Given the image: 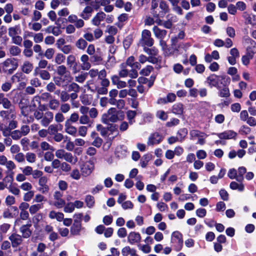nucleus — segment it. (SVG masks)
Returning <instances> with one entry per match:
<instances>
[{"label":"nucleus","instance_id":"nucleus-56","mask_svg":"<svg viewBox=\"0 0 256 256\" xmlns=\"http://www.w3.org/2000/svg\"><path fill=\"white\" fill-rule=\"evenodd\" d=\"M60 50L64 54H67L72 50V46L70 44H66L62 46Z\"/></svg>","mask_w":256,"mask_h":256},{"label":"nucleus","instance_id":"nucleus-18","mask_svg":"<svg viewBox=\"0 0 256 256\" xmlns=\"http://www.w3.org/2000/svg\"><path fill=\"white\" fill-rule=\"evenodd\" d=\"M34 74L36 76L38 74L40 78L44 80H49L50 78V72L44 70H39L38 68H35Z\"/></svg>","mask_w":256,"mask_h":256},{"label":"nucleus","instance_id":"nucleus-50","mask_svg":"<svg viewBox=\"0 0 256 256\" xmlns=\"http://www.w3.org/2000/svg\"><path fill=\"white\" fill-rule=\"evenodd\" d=\"M89 126H81L78 127V135L82 137H85L88 133V129Z\"/></svg>","mask_w":256,"mask_h":256},{"label":"nucleus","instance_id":"nucleus-39","mask_svg":"<svg viewBox=\"0 0 256 256\" xmlns=\"http://www.w3.org/2000/svg\"><path fill=\"white\" fill-rule=\"evenodd\" d=\"M66 60V56L62 53H57L54 57V62L58 65L63 64Z\"/></svg>","mask_w":256,"mask_h":256},{"label":"nucleus","instance_id":"nucleus-55","mask_svg":"<svg viewBox=\"0 0 256 256\" xmlns=\"http://www.w3.org/2000/svg\"><path fill=\"white\" fill-rule=\"evenodd\" d=\"M10 136L14 140H20L23 136L21 134L19 130H15L10 132Z\"/></svg>","mask_w":256,"mask_h":256},{"label":"nucleus","instance_id":"nucleus-16","mask_svg":"<svg viewBox=\"0 0 256 256\" xmlns=\"http://www.w3.org/2000/svg\"><path fill=\"white\" fill-rule=\"evenodd\" d=\"M0 105H2L5 109L14 107L11 102L3 93H0Z\"/></svg>","mask_w":256,"mask_h":256},{"label":"nucleus","instance_id":"nucleus-15","mask_svg":"<svg viewBox=\"0 0 256 256\" xmlns=\"http://www.w3.org/2000/svg\"><path fill=\"white\" fill-rule=\"evenodd\" d=\"M106 14L102 12H98L92 20V24L96 26L100 25V22L106 18Z\"/></svg>","mask_w":256,"mask_h":256},{"label":"nucleus","instance_id":"nucleus-9","mask_svg":"<svg viewBox=\"0 0 256 256\" xmlns=\"http://www.w3.org/2000/svg\"><path fill=\"white\" fill-rule=\"evenodd\" d=\"M54 120V114L50 110H47L44 113L43 118L40 120V124L44 127L48 126Z\"/></svg>","mask_w":256,"mask_h":256},{"label":"nucleus","instance_id":"nucleus-46","mask_svg":"<svg viewBox=\"0 0 256 256\" xmlns=\"http://www.w3.org/2000/svg\"><path fill=\"white\" fill-rule=\"evenodd\" d=\"M88 76L87 72H82L80 74L74 77V80L76 82L82 84L86 80Z\"/></svg>","mask_w":256,"mask_h":256},{"label":"nucleus","instance_id":"nucleus-52","mask_svg":"<svg viewBox=\"0 0 256 256\" xmlns=\"http://www.w3.org/2000/svg\"><path fill=\"white\" fill-rule=\"evenodd\" d=\"M26 158L28 162L34 163L36 160V156L35 154L29 152L26 154Z\"/></svg>","mask_w":256,"mask_h":256},{"label":"nucleus","instance_id":"nucleus-27","mask_svg":"<svg viewBox=\"0 0 256 256\" xmlns=\"http://www.w3.org/2000/svg\"><path fill=\"white\" fill-rule=\"evenodd\" d=\"M33 69V64L29 61H25L22 66L21 70L25 74H29Z\"/></svg>","mask_w":256,"mask_h":256},{"label":"nucleus","instance_id":"nucleus-19","mask_svg":"<svg viewBox=\"0 0 256 256\" xmlns=\"http://www.w3.org/2000/svg\"><path fill=\"white\" fill-rule=\"evenodd\" d=\"M152 32L154 34V36L160 40L163 39L167 34L166 30L160 29L157 26H154L153 27Z\"/></svg>","mask_w":256,"mask_h":256},{"label":"nucleus","instance_id":"nucleus-49","mask_svg":"<svg viewBox=\"0 0 256 256\" xmlns=\"http://www.w3.org/2000/svg\"><path fill=\"white\" fill-rule=\"evenodd\" d=\"M54 118L55 122L56 123L62 122L65 120L64 116L63 114L60 112L55 114L54 116Z\"/></svg>","mask_w":256,"mask_h":256},{"label":"nucleus","instance_id":"nucleus-40","mask_svg":"<svg viewBox=\"0 0 256 256\" xmlns=\"http://www.w3.org/2000/svg\"><path fill=\"white\" fill-rule=\"evenodd\" d=\"M43 204H36L31 205L29 208V212L31 214H36L42 208Z\"/></svg>","mask_w":256,"mask_h":256},{"label":"nucleus","instance_id":"nucleus-25","mask_svg":"<svg viewBox=\"0 0 256 256\" xmlns=\"http://www.w3.org/2000/svg\"><path fill=\"white\" fill-rule=\"evenodd\" d=\"M21 34L22 30L20 25H16L14 26L10 27L8 29V34L10 37L20 35Z\"/></svg>","mask_w":256,"mask_h":256},{"label":"nucleus","instance_id":"nucleus-7","mask_svg":"<svg viewBox=\"0 0 256 256\" xmlns=\"http://www.w3.org/2000/svg\"><path fill=\"white\" fill-rule=\"evenodd\" d=\"M62 196L63 193L59 190H56L54 193V201L53 205L58 208H62L66 204L65 200L62 198Z\"/></svg>","mask_w":256,"mask_h":256},{"label":"nucleus","instance_id":"nucleus-64","mask_svg":"<svg viewBox=\"0 0 256 256\" xmlns=\"http://www.w3.org/2000/svg\"><path fill=\"white\" fill-rule=\"evenodd\" d=\"M20 188L23 190L29 192L31 190L32 186L30 183L28 182H25L20 186Z\"/></svg>","mask_w":256,"mask_h":256},{"label":"nucleus","instance_id":"nucleus-10","mask_svg":"<svg viewBox=\"0 0 256 256\" xmlns=\"http://www.w3.org/2000/svg\"><path fill=\"white\" fill-rule=\"evenodd\" d=\"M8 109L9 110H1L0 112V116L6 120H8L10 118L14 120L16 118L14 107H12Z\"/></svg>","mask_w":256,"mask_h":256},{"label":"nucleus","instance_id":"nucleus-58","mask_svg":"<svg viewBox=\"0 0 256 256\" xmlns=\"http://www.w3.org/2000/svg\"><path fill=\"white\" fill-rule=\"evenodd\" d=\"M160 8L164 13H167L170 10L168 4L164 0H162L160 2Z\"/></svg>","mask_w":256,"mask_h":256},{"label":"nucleus","instance_id":"nucleus-42","mask_svg":"<svg viewBox=\"0 0 256 256\" xmlns=\"http://www.w3.org/2000/svg\"><path fill=\"white\" fill-rule=\"evenodd\" d=\"M120 70L118 72V76L120 78H126L128 76V70L126 68L125 64L123 63L120 64Z\"/></svg>","mask_w":256,"mask_h":256},{"label":"nucleus","instance_id":"nucleus-1","mask_svg":"<svg viewBox=\"0 0 256 256\" xmlns=\"http://www.w3.org/2000/svg\"><path fill=\"white\" fill-rule=\"evenodd\" d=\"M118 113L116 108H110L106 113L102 115L101 118L102 122L105 124H108L110 122H116L119 120Z\"/></svg>","mask_w":256,"mask_h":256},{"label":"nucleus","instance_id":"nucleus-33","mask_svg":"<svg viewBox=\"0 0 256 256\" xmlns=\"http://www.w3.org/2000/svg\"><path fill=\"white\" fill-rule=\"evenodd\" d=\"M75 46L78 49L84 50L86 48L88 43L85 40L81 38L76 41Z\"/></svg>","mask_w":256,"mask_h":256},{"label":"nucleus","instance_id":"nucleus-57","mask_svg":"<svg viewBox=\"0 0 256 256\" xmlns=\"http://www.w3.org/2000/svg\"><path fill=\"white\" fill-rule=\"evenodd\" d=\"M86 205L89 208H92L94 204V198L90 195H88L86 197Z\"/></svg>","mask_w":256,"mask_h":256},{"label":"nucleus","instance_id":"nucleus-45","mask_svg":"<svg viewBox=\"0 0 256 256\" xmlns=\"http://www.w3.org/2000/svg\"><path fill=\"white\" fill-rule=\"evenodd\" d=\"M6 174H7L6 176L3 179V182L5 184H6V186H8V184H12L13 182V180H14V172H10V173L6 172Z\"/></svg>","mask_w":256,"mask_h":256},{"label":"nucleus","instance_id":"nucleus-51","mask_svg":"<svg viewBox=\"0 0 256 256\" xmlns=\"http://www.w3.org/2000/svg\"><path fill=\"white\" fill-rule=\"evenodd\" d=\"M42 14L40 12V10H35L32 12V21L38 22L42 18Z\"/></svg>","mask_w":256,"mask_h":256},{"label":"nucleus","instance_id":"nucleus-32","mask_svg":"<svg viewBox=\"0 0 256 256\" xmlns=\"http://www.w3.org/2000/svg\"><path fill=\"white\" fill-rule=\"evenodd\" d=\"M26 80V76L22 72H17L11 78L12 82H18L24 81Z\"/></svg>","mask_w":256,"mask_h":256},{"label":"nucleus","instance_id":"nucleus-5","mask_svg":"<svg viewBox=\"0 0 256 256\" xmlns=\"http://www.w3.org/2000/svg\"><path fill=\"white\" fill-rule=\"evenodd\" d=\"M140 42L142 46L151 47L153 46L154 40L151 37V32L149 30H142Z\"/></svg>","mask_w":256,"mask_h":256},{"label":"nucleus","instance_id":"nucleus-30","mask_svg":"<svg viewBox=\"0 0 256 256\" xmlns=\"http://www.w3.org/2000/svg\"><path fill=\"white\" fill-rule=\"evenodd\" d=\"M63 159L72 164H75L78 162V158L68 152H66Z\"/></svg>","mask_w":256,"mask_h":256},{"label":"nucleus","instance_id":"nucleus-37","mask_svg":"<svg viewBox=\"0 0 256 256\" xmlns=\"http://www.w3.org/2000/svg\"><path fill=\"white\" fill-rule=\"evenodd\" d=\"M48 126V134L50 135H54L58 133V127L62 126L60 124H52Z\"/></svg>","mask_w":256,"mask_h":256},{"label":"nucleus","instance_id":"nucleus-59","mask_svg":"<svg viewBox=\"0 0 256 256\" xmlns=\"http://www.w3.org/2000/svg\"><path fill=\"white\" fill-rule=\"evenodd\" d=\"M8 190L10 192L15 196H19L20 194V190L17 187L10 184L8 187Z\"/></svg>","mask_w":256,"mask_h":256},{"label":"nucleus","instance_id":"nucleus-31","mask_svg":"<svg viewBox=\"0 0 256 256\" xmlns=\"http://www.w3.org/2000/svg\"><path fill=\"white\" fill-rule=\"evenodd\" d=\"M49 108L52 110H56L60 106V102L55 98L50 99L48 104Z\"/></svg>","mask_w":256,"mask_h":256},{"label":"nucleus","instance_id":"nucleus-61","mask_svg":"<svg viewBox=\"0 0 256 256\" xmlns=\"http://www.w3.org/2000/svg\"><path fill=\"white\" fill-rule=\"evenodd\" d=\"M80 176L79 170L76 168L74 169L70 174V177L76 180H79L80 178Z\"/></svg>","mask_w":256,"mask_h":256},{"label":"nucleus","instance_id":"nucleus-14","mask_svg":"<svg viewBox=\"0 0 256 256\" xmlns=\"http://www.w3.org/2000/svg\"><path fill=\"white\" fill-rule=\"evenodd\" d=\"M141 240L140 234L135 232H130L128 236V242L131 244L139 243Z\"/></svg>","mask_w":256,"mask_h":256},{"label":"nucleus","instance_id":"nucleus-8","mask_svg":"<svg viewBox=\"0 0 256 256\" xmlns=\"http://www.w3.org/2000/svg\"><path fill=\"white\" fill-rule=\"evenodd\" d=\"M191 139L194 140L196 138H198V143L200 144H204L205 143L206 134L198 130H193L190 131V132Z\"/></svg>","mask_w":256,"mask_h":256},{"label":"nucleus","instance_id":"nucleus-11","mask_svg":"<svg viewBox=\"0 0 256 256\" xmlns=\"http://www.w3.org/2000/svg\"><path fill=\"white\" fill-rule=\"evenodd\" d=\"M94 170V164L92 162L84 164L80 166V171L82 176H89Z\"/></svg>","mask_w":256,"mask_h":256},{"label":"nucleus","instance_id":"nucleus-47","mask_svg":"<svg viewBox=\"0 0 256 256\" xmlns=\"http://www.w3.org/2000/svg\"><path fill=\"white\" fill-rule=\"evenodd\" d=\"M54 53L55 50L53 48H48L46 50L42 56H45L48 60H50L53 58Z\"/></svg>","mask_w":256,"mask_h":256},{"label":"nucleus","instance_id":"nucleus-62","mask_svg":"<svg viewBox=\"0 0 256 256\" xmlns=\"http://www.w3.org/2000/svg\"><path fill=\"white\" fill-rule=\"evenodd\" d=\"M45 7V4L42 0L36 1L34 4V8L36 10H42Z\"/></svg>","mask_w":256,"mask_h":256},{"label":"nucleus","instance_id":"nucleus-22","mask_svg":"<svg viewBox=\"0 0 256 256\" xmlns=\"http://www.w3.org/2000/svg\"><path fill=\"white\" fill-rule=\"evenodd\" d=\"M237 133L232 130H226L218 134V136L220 139H231L235 138Z\"/></svg>","mask_w":256,"mask_h":256},{"label":"nucleus","instance_id":"nucleus-53","mask_svg":"<svg viewBox=\"0 0 256 256\" xmlns=\"http://www.w3.org/2000/svg\"><path fill=\"white\" fill-rule=\"evenodd\" d=\"M154 70V68L151 66H147L146 68H142L140 74L144 76H148L150 73Z\"/></svg>","mask_w":256,"mask_h":256},{"label":"nucleus","instance_id":"nucleus-6","mask_svg":"<svg viewBox=\"0 0 256 256\" xmlns=\"http://www.w3.org/2000/svg\"><path fill=\"white\" fill-rule=\"evenodd\" d=\"M226 78V76H216L212 74L207 78L206 81L210 87L214 86L218 88L220 87V84H222V80Z\"/></svg>","mask_w":256,"mask_h":256},{"label":"nucleus","instance_id":"nucleus-2","mask_svg":"<svg viewBox=\"0 0 256 256\" xmlns=\"http://www.w3.org/2000/svg\"><path fill=\"white\" fill-rule=\"evenodd\" d=\"M2 70L7 74H11L18 68V63L14 58L6 59L2 63Z\"/></svg>","mask_w":256,"mask_h":256},{"label":"nucleus","instance_id":"nucleus-43","mask_svg":"<svg viewBox=\"0 0 256 256\" xmlns=\"http://www.w3.org/2000/svg\"><path fill=\"white\" fill-rule=\"evenodd\" d=\"M9 52L12 56H18L21 53V49L16 46H12L9 48Z\"/></svg>","mask_w":256,"mask_h":256},{"label":"nucleus","instance_id":"nucleus-26","mask_svg":"<svg viewBox=\"0 0 256 256\" xmlns=\"http://www.w3.org/2000/svg\"><path fill=\"white\" fill-rule=\"evenodd\" d=\"M172 242H177L180 246H182L183 243L182 234L177 231L174 232L172 234Z\"/></svg>","mask_w":256,"mask_h":256},{"label":"nucleus","instance_id":"nucleus-17","mask_svg":"<svg viewBox=\"0 0 256 256\" xmlns=\"http://www.w3.org/2000/svg\"><path fill=\"white\" fill-rule=\"evenodd\" d=\"M162 140V137L158 133H154L152 134L148 140V144L151 146L159 144Z\"/></svg>","mask_w":256,"mask_h":256},{"label":"nucleus","instance_id":"nucleus-21","mask_svg":"<svg viewBox=\"0 0 256 256\" xmlns=\"http://www.w3.org/2000/svg\"><path fill=\"white\" fill-rule=\"evenodd\" d=\"M31 226V224H27L23 225L20 228V230L22 234V238H26L31 236L32 231L30 229Z\"/></svg>","mask_w":256,"mask_h":256},{"label":"nucleus","instance_id":"nucleus-28","mask_svg":"<svg viewBox=\"0 0 256 256\" xmlns=\"http://www.w3.org/2000/svg\"><path fill=\"white\" fill-rule=\"evenodd\" d=\"M79 122L81 124H88V126L91 127L93 121L90 120V118L88 116L84 114L79 117Z\"/></svg>","mask_w":256,"mask_h":256},{"label":"nucleus","instance_id":"nucleus-24","mask_svg":"<svg viewBox=\"0 0 256 256\" xmlns=\"http://www.w3.org/2000/svg\"><path fill=\"white\" fill-rule=\"evenodd\" d=\"M80 61L82 62L81 68L82 70H88L90 67L91 64L88 62L89 57L88 55L84 54L80 56Z\"/></svg>","mask_w":256,"mask_h":256},{"label":"nucleus","instance_id":"nucleus-60","mask_svg":"<svg viewBox=\"0 0 256 256\" xmlns=\"http://www.w3.org/2000/svg\"><path fill=\"white\" fill-rule=\"evenodd\" d=\"M10 38H12V43L18 46H21L22 41V36H20L19 35H17L11 36Z\"/></svg>","mask_w":256,"mask_h":256},{"label":"nucleus","instance_id":"nucleus-4","mask_svg":"<svg viewBox=\"0 0 256 256\" xmlns=\"http://www.w3.org/2000/svg\"><path fill=\"white\" fill-rule=\"evenodd\" d=\"M72 80V76L70 74H68L64 76H60L54 78V82L55 84L60 87L66 88L69 83H70Z\"/></svg>","mask_w":256,"mask_h":256},{"label":"nucleus","instance_id":"nucleus-48","mask_svg":"<svg viewBox=\"0 0 256 256\" xmlns=\"http://www.w3.org/2000/svg\"><path fill=\"white\" fill-rule=\"evenodd\" d=\"M4 166L7 168L6 172L10 173V172H13L12 170L16 168L15 164L11 160H8Z\"/></svg>","mask_w":256,"mask_h":256},{"label":"nucleus","instance_id":"nucleus-23","mask_svg":"<svg viewBox=\"0 0 256 256\" xmlns=\"http://www.w3.org/2000/svg\"><path fill=\"white\" fill-rule=\"evenodd\" d=\"M93 11V8L91 6H88L82 11L80 14V16L84 20H88L91 16Z\"/></svg>","mask_w":256,"mask_h":256},{"label":"nucleus","instance_id":"nucleus-3","mask_svg":"<svg viewBox=\"0 0 256 256\" xmlns=\"http://www.w3.org/2000/svg\"><path fill=\"white\" fill-rule=\"evenodd\" d=\"M83 215L82 213L75 214L74 216V220L70 228V232L72 235H78L82 230L81 220Z\"/></svg>","mask_w":256,"mask_h":256},{"label":"nucleus","instance_id":"nucleus-35","mask_svg":"<svg viewBox=\"0 0 256 256\" xmlns=\"http://www.w3.org/2000/svg\"><path fill=\"white\" fill-rule=\"evenodd\" d=\"M66 64L70 68L71 66H78L76 56L73 54H70L66 57Z\"/></svg>","mask_w":256,"mask_h":256},{"label":"nucleus","instance_id":"nucleus-44","mask_svg":"<svg viewBox=\"0 0 256 256\" xmlns=\"http://www.w3.org/2000/svg\"><path fill=\"white\" fill-rule=\"evenodd\" d=\"M136 115V112L134 110H129L126 112L127 118L128 120V123L132 124L135 120H134Z\"/></svg>","mask_w":256,"mask_h":256},{"label":"nucleus","instance_id":"nucleus-29","mask_svg":"<svg viewBox=\"0 0 256 256\" xmlns=\"http://www.w3.org/2000/svg\"><path fill=\"white\" fill-rule=\"evenodd\" d=\"M48 216L51 219L56 218L58 221L61 222L64 219V215L62 212L52 210L50 212Z\"/></svg>","mask_w":256,"mask_h":256},{"label":"nucleus","instance_id":"nucleus-36","mask_svg":"<svg viewBox=\"0 0 256 256\" xmlns=\"http://www.w3.org/2000/svg\"><path fill=\"white\" fill-rule=\"evenodd\" d=\"M56 72L58 76H62L67 74H70L67 70L66 67L63 64L58 65V66L56 68Z\"/></svg>","mask_w":256,"mask_h":256},{"label":"nucleus","instance_id":"nucleus-20","mask_svg":"<svg viewBox=\"0 0 256 256\" xmlns=\"http://www.w3.org/2000/svg\"><path fill=\"white\" fill-rule=\"evenodd\" d=\"M66 132L72 136H76L77 132V128L72 126L68 120H66L64 124Z\"/></svg>","mask_w":256,"mask_h":256},{"label":"nucleus","instance_id":"nucleus-34","mask_svg":"<svg viewBox=\"0 0 256 256\" xmlns=\"http://www.w3.org/2000/svg\"><path fill=\"white\" fill-rule=\"evenodd\" d=\"M172 112L176 114H182L184 112V106L182 104L177 103L172 106Z\"/></svg>","mask_w":256,"mask_h":256},{"label":"nucleus","instance_id":"nucleus-12","mask_svg":"<svg viewBox=\"0 0 256 256\" xmlns=\"http://www.w3.org/2000/svg\"><path fill=\"white\" fill-rule=\"evenodd\" d=\"M48 178L46 176H43L40 178L38 180V184L40 187L38 190L42 194H46L49 191V186L47 184Z\"/></svg>","mask_w":256,"mask_h":256},{"label":"nucleus","instance_id":"nucleus-38","mask_svg":"<svg viewBox=\"0 0 256 256\" xmlns=\"http://www.w3.org/2000/svg\"><path fill=\"white\" fill-rule=\"evenodd\" d=\"M67 86L68 87V92H74L76 93H78L80 91V86L76 82H71L70 83H69Z\"/></svg>","mask_w":256,"mask_h":256},{"label":"nucleus","instance_id":"nucleus-41","mask_svg":"<svg viewBox=\"0 0 256 256\" xmlns=\"http://www.w3.org/2000/svg\"><path fill=\"white\" fill-rule=\"evenodd\" d=\"M256 54V42L254 44L248 46L246 48V54H248L250 58H253L254 55Z\"/></svg>","mask_w":256,"mask_h":256},{"label":"nucleus","instance_id":"nucleus-63","mask_svg":"<svg viewBox=\"0 0 256 256\" xmlns=\"http://www.w3.org/2000/svg\"><path fill=\"white\" fill-rule=\"evenodd\" d=\"M70 109V104L68 103L62 104L60 105V110L62 114L68 112Z\"/></svg>","mask_w":256,"mask_h":256},{"label":"nucleus","instance_id":"nucleus-54","mask_svg":"<svg viewBox=\"0 0 256 256\" xmlns=\"http://www.w3.org/2000/svg\"><path fill=\"white\" fill-rule=\"evenodd\" d=\"M144 51L150 56H156L158 53V50L154 48H149L146 46H144Z\"/></svg>","mask_w":256,"mask_h":256},{"label":"nucleus","instance_id":"nucleus-13","mask_svg":"<svg viewBox=\"0 0 256 256\" xmlns=\"http://www.w3.org/2000/svg\"><path fill=\"white\" fill-rule=\"evenodd\" d=\"M9 240L11 242L13 248H16L20 245L22 242V236L16 234H12L9 236Z\"/></svg>","mask_w":256,"mask_h":256}]
</instances>
